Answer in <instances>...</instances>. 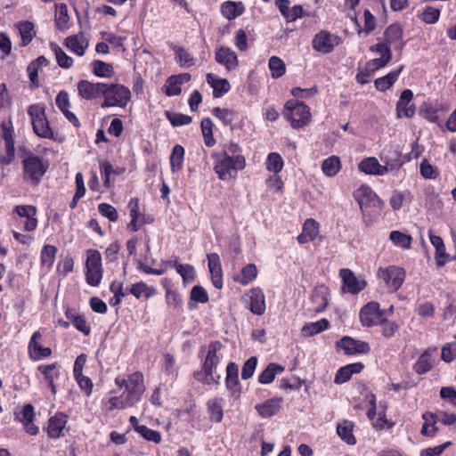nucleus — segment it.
I'll list each match as a JSON object with an SVG mask.
<instances>
[{
    "label": "nucleus",
    "instance_id": "nucleus-1",
    "mask_svg": "<svg viewBox=\"0 0 456 456\" xmlns=\"http://www.w3.org/2000/svg\"><path fill=\"white\" fill-rule=\"evenodd\" d=\"M115 384L119 388H125L119 396L110 398V410L126 409L135 405L145 391L143 384V376L141 372L136 371L126 377L118 376L115 379Z\"/></svg>",
    "mask_w": 456,
    "mask_h": 456
},
{
    "label": "nucleus",
    "instance_id": "nucleus-2",
    "mask_svg": "<svg viewBox=\"0 0 456 456\" xmlns=\"http://www.w3.org/2000/svg\"><path fill=\"white\" fill-rule=\"evenodd\" d=\"M354 197L358 202L366 226L372 224L380 216L382 202L377 194L368 186H361Z\"/></svg>",
    "mask_w": 456,
    "mask_h": 456
},
{
    "label": "nucleus",
    "instance_id": "nucleus-3",
    "mask_svg": "<svg viewBox=\"0 0 456 456\" xmlns=\"http://www.w3.org/2000/svg\"><path fill=\"white\" fill-rule=\"evenodd\" d=\"M216 163L214 171L221 180L234 178L239 170L245 167V158L241 155L231 156L225 152H215L212 154Z\"/></svg>",
    "mask_w": 456,
    "mask_h": 456
},
{
    "label": "nucleus",
    "instance_id": "nucleus-4",
    "mask_svg": "<svg viewBox=\"0 0 456 456\" xmlns=\"http://www.w3.org/2000/svg\"><path fill=\"white\" fill-rule=\"evenodd\" d=\"M102 96L103 97V102L101 104L102 108H124L131 99L130 90L120 84L104 83V88H102Z\"/></svg>",
    "mask_w": 456,
    "mask_h": 456
},
{
    "label": "nucleus",
    "instance_id": "nucleus-5",
    "mask_svg": "<svg viewBox=\"0 0 456 456\" xmlns=\"http://www.w3.org/2000/svg\"><path fill=\"white\" fill-rule=\"evenodd\" d=\"M24 178L37 185L48 169L49 163L43 157L33 153L28 154L22 160Z\"/></svg>",
    "mask_w": 456,
    "mask_h": 456
},
{
    "label": "nucleus",
    "instance_id": "nucleus-6",
    "mask_svg": "<svg viewBox=\"0 0 456 456\" xmlns=\"http://www.w3.org/2000/svg\"><path fill=\"white\" fill-rule=\"evenodd\" d=\"M284 115L295 129L305 126L311 120L309 108L305 103L294 100L286 102Z\"/></svg>",
    "mask_w": 456,
    "mask_h": 456
},
{
    "label": "nucleus",
    "instance_id": "nucleus-7",
    "mask_svg": "<svg viewBox=\"0 0 456 456\" xmlns=\"http://www.w3.org/2000/svg\"><path fill=\"white\" fill-rule=\"evenodd\" d=\"M28 114L30 117L33 130L37 135L42 138H52L53 132L50 127L49 121L46 118L45 108L38 105H30L28 109Z\"/></svg>",
    "mask_w": 456,
    "mask_h": 456
},
{
    "label": "nucleus",
    "instance_id": "nucleus-8",
    "mask_svg": "<svg viewBox=\"0 0 456 456\" xmlns=\"http://www.w3.org/2000/svg\"><path fill=\"white\" fill-rule=\"evenodd\" d=\"M86 267V282L93 287L98 286L102 279V256L97 250L89 249L87 251Z\"/></svg>",
    "mask_w": 456,
    "mask_h": 456
},
{
    "label": "nucleus",
    "instance_id": "nucleus-9",
    "mask_svg": "<svg viewBox=\"0 0 456 456\" xmlns=\"http://www.w3.org/2000/svg\"><path fill=\"white\" fill-rule=\"evenodd\" d=\"M341 42V38L338 36L326 30H322L314 37L312 47L320 53L328 54L336 46L340 45Z\"/></svg>",
    "mask_w": 456,
    "mask_h": 456
},
{
    "label": "nucleus",
    "instance_id": "nucleus-10",
    "mask_svg": "<svg viewBox=\"0 0 456 456\" xmlns=\"http://www.w3.org/2000/svg\"><path fill=\"white\" fill-rule=\"evenodd\" d=\"M222 347L223 345L217 340L210 342L208 346V353L203 362L202 371L206 375L207 382L208 383L215 381L214 373L219 362L217 353Z\"/></svg>",
    "mask_w": 456,
    "mask_h": 456
},
{
    "label": "nucleus",
    "instance_id": "nucleus-11",
    "mask_svg": "<svg viewBox=\"0 0 456 456\" xmlns=\"http://www.w3.org/2000/svg\"><path fill=\"white\" fill-rule=\"evenodd\" d=\"M378 276L384 281L389 289L395 291L402 286L405 278V272L401 267L390 265L387 268L379 269Z\"/></svg>",
    "mask_w": 456,
    "mask_h": 456
},
{
    "label": "nucleus",
    "instance_id": "nucleus-12",
    "mask_svg": "<svg viewBox=\"0 0 456 456\" xmlns=\"http://www.w3.org/2000/svg\"><path fill=\"white\" fill-rule=\"evenodd\" d=\"M2 134L1 137L4 141L5 153L0 151V163L3 165H9L15 152L13 131L11 123L3 122L1 124Z\"/></svg>",
    "mask_w": 456,
    "mask_h": 456
},
{
    "label": "nucleus",
    "instance_id": "nucleus-13",
    "mask_svg": "<svg viewBox=\"0 0 456 456\" xmlns=\"http://www.w3.org/2000/svg\"><path fill=\"white\" fill-rule=\"evenodd\" d=\"M384 312L379 309L377 302H369L360 311L361 323L365 327L378 325L383 318Z\"/></svg>",
    "mask_w": 456,
    "mask_h": 456
},
{
    "label": "nucleus",
    "instance_id": "nucleus-14",
    "mask_svg": "<svg viewBox=\"0 0 456 456\" xmlns=\"http://www.w3.org/2000/svg\"><path fill=\"white\" fill-rule=\"evenodd\" d=\"M215 61L224 67L226 71H232L239 67L237 53L230 47L220 45L215 51Z\"/></svg>",
    "mask_w": 456,
    "mask_h": 456
},
{
    "label": "nucleus",
    "instance_id": "nucleus-15",
    "mask_svg": "<svg viewBox=\"0 0 456 456\" xmlns=\"http://www.w3.org/2000/svg\"><path fill=\"white\" fill-rule=\"evenodd\" d=\"M78 95L85 100L93 101L102 96L104 83H93L88 80H80L77 85Z\"/></svg>",
    "mask_w": 456,
    "mask_h": 456
},
{
    "label": "nucleus",
    "instance_id": "nucleus-16",
    "mask_svg": "<svg viewBox=\"0 0 456 456\" xmlns=\"http://www.w3.org/2000/svg\"><path fill=\"white\" fill-rule=\"evenodd\" d=\"M339 276L343 281V289L348 293L357 294L366 287V281L359 280L350 269H341Z\"/></svg>",
    "mask_w": 456,
    "mask_h": 456
},
{
    "label": "nucleus",
    "instance_id": "nucleus-17",
    "mask_svg": "<svg viewBox=\"0 0 456 456\" xmlns=\"http://www.w3.org/2000/svg\"><path fill=\"white\" fill-rule=\"evenodd\" d=\"M437 347L432 346L427 348L421 355L419 357L418 361L413 365L414 371L422 375L428 372L434 366L435 363V354H436Z\"/></svg>",
    "mask_w": 456,
    "mask_h": 456
},
{
    "label": "nucleus",
    "instance_id": "nucleus-18",
    "mask_svg": "<svg viewBox=\"0 0 456 456\" xmlns=\"http://www.w3.org/2000/svg\"><path fill=\"white\" fill-rule=\"evenodd\" d=\"M413 94L410 89L402 92L396 103V112L399 118H412L415 114V106L411 103Z\"/></svg>",
    "mask_w": 456,
    "mask_h": 456
},
{
    "label": "nucleus",
    "instance_id": "nucleus-19",
    "mask_svg": "<svg viewBox=\"0 0 456 456\" xmlns=\"http://www.w3.org/2000/svg\"><path fill=\"white\" fill-rule=\"evenodd\" d=\"M338 347L343 349L346 354H366L370 351L368 343L355 340L350 337H344L337 342Z\"/></svg>",
    "mask_w": 456,
    "mask_h": 456
},
{
    "label": "nucleus",
    "instance_id": "nucleus-20",
    "mask_svg": "<svg viewBox=\"0 0 456 456\" xmlns=\"http://www.w3.org/2000/svg\"><path fill=\"white\" fill-rule=\"evenodd\" d=\"M42 338V335L39 331L33 333L30 341L28 343V352L30 358L35 361L47 358L52 354L50 347H44L39 344V340Z\"/></svg>",
    "mask_w": 456,
    "mask_h": 456
},
{
    "label": "nucleus",
    "instance_id": "nucleus-21",
    "mask_svg": "<svg viewBox=\"0 0 456 456\" xmlns=\"http://www.w3.org/2000/svg\"><path fill=\"white\" fill-rule=\"evenodd\" d=\"M249 310L257 315H262L265 310V296L261 289H252L248 294Z\"/></svg>",
    "mask_w": 456,
    "mask_h": 456
},
{
    "label": "nucleus",
    "instance_id": "nucleus-22",
    "mask_svg": "<svg viewBox=\"0 0 456 456\" xmlns=\"http://www.w3.org/2000/svg\"><path fill=\"white\" fill-rule=\"evenodd\" d=\"M329 289L324 285L315 287L311 296V302L313 303L312 310L315 313L322 312L328 305Z\"/></svg>",
    "mask_w": 456,
    "mask_h": 456
},
{
    "label": "nucleus",
    "instance_id": "nucleus-23",
    "mask_svg": "<svg viewBox=\"0 0 456 456\" xmlns=\"http://www.w3.org/2000/svg\"><path fill=\"white\" fill-rule=\"evenodd\" d=\"M65 46L78 56L84 55L88 47V40L82 33L68 37L64 41Z\"/></svg>",
    "mask_w": 456,
    "mask_h": 456
},
{
    "label": "nucleus",
    "instance_id": "nucleus-24",
    "mask_svg": "<svg viewBox=\"0 0 456 456\" xmlns=\"http://www.w3.org/2000/svg\"><path fill=\"white\" fill-rule=\"evenodd\" d=\"M282 398L273 397L255 406L257 413L263 418H270L278 413Z\"/></svg>",
    "mask_w": 456,
    "mask_h": 456
},
{
    "label": "nucleus",
    "instance_id": "nucleus-25",
    "mask_svg": "<svg viewBox=\"0 0 456 456\" xmlns=\"http://www.w3.org/2000/svg\"><path fill=\"white\" fill-rule=\"evenodd\" d=\"M208 84L213 88V95L215 98H219L230 91L231 86L227 79L217 77L212 73H208L206 76Z\"/></svg>",
    "mask_w": 456,
    "mask_h": 456
},
{
    "label": "nucleus",
    "instance_id": "nucleus-26",
    "mask_svg": "<svg viewBox=\"0 0 456 456\" xmlns=\"http://www.w3.org/2000/svg\"><path fill=\"white\" fill-rule=\"evenodd\" d=\"M360 171L375 175H383L387 172V167L379 163L376 158H365L358 166Z\"/></svg>",
    "mask_w": 456,
    "mask_h": 456
},
{
    "label": "nucleus",
    "instance_id": "nucleus-27",
    "mask_svg": "<svg viewBox=\"0 0 456 456\" xmlns=\"http://www.w3.org/2000/svg\"><path fill=\"white\" fill-rule=\"evenodd\" d=\"M67 423V416L61 413L56 414L48 420L47 434L50 438H59Z\"/></svg>",
    "mask_w": 456,
    "mask_h": 456
},
{
    "label": "nucleus",
    "instance_id": "nucleus-28",
    "mask_svg": "<svg viewBox=\"0 0 456 456\" xmlns=\"http://www.w3.org/2000/svg\"><path fill=\"white\" fill-rule=\"evenodd\" d=\"M362 362H354L341 367L336 373L334 382L336 384H343L348 381L353 374L360 373L363 369Z\"/></svg>",
    "mask_w": 456,
    "mask_h": 456
},
{
    "label": "nucleus",
    "instance_id": "nucleus-29",
    "mask_svg": "<svg viewBox=\"0 0 456 456\" xmlns=\"http://www.w3.org/2000/svg\"><path fill=\"white\" fill-rule=\"evenodd\" d=\"M34 417V407L31 404H26L21 411L20 420L24 425L26 432L31 436L37 435L39 430L33 423Z\"/></svg>",
    "mask_w": 456,
    "mask_h": 456
},
{
    "label": "nucleus",
    "instance_id": "nucleus-30",
    "mask_svg": "<svg viewBox=\"0 0 456 456\" xmlns=\"http://www.w3.org/2000/svg\"><path fill=\"white\" fill-rule=\"evenodd\" d=\"M386 42L388 45L398 43V48L401 50L404 44L402 42L403 28L399 24H391L385 31Z\"/></svg>",
    "mask_w": 456,
    "mask_h": 456
},
{
    "label": "nucleus",
    "instance_id": "nucleus-31",
    "mask_svg": "<svg viewBox=\"0 0 456 456\" xmlns=\"http://www.w3.org/2000/svg\"><path fill=\"white\" fill-rule=\"evenodd\" d=\"M354 424L352 421L344 420L337 427L338 436L348 444H354L356 439L353 434Z\"/></svg>",
    "mask_w": 456,
    "mask_h": 456
},
{
    "label": "nucleus",
    "instance_id": "nucleus-32",
    "mask_svg": "<svg viewBox=\"0 0 456 456\" xmlns=\"http://www.w3.org/2000/svg\"><path fill=\"white\" fill-rule=\"evenodd\" d=\"M329 326V321L323 318L317 322L306 323L303 326L301 332L304 337H312L327 330Z\"/></svg>",
    "mask_w": 456,
    "mask_h": 456
},
{
    "label": "nucleus",
    "instance_id": "nucleus-33",
    "mask_svg": "<svg viewBox=\"0 0 456 456\" xmlns=\"http://www.w3.org/2000/svg\"><path fill=\"white\" fill-rule=\"evenodd\" d=\"M403 70V66L398 69L389 72L387 75L377 78L375 80V86L379 91L384 92L388 89L398 78Z\"/></svg>",
    "mask_w": 456,
    "mask_h": 456
},
{
    "label": "nucleus",
    "instance_id": "nucleus-34",
    "mask_svg": "<svg viewBox=\"0 0 456 456\" xmlns=\"http://www.w3.org/2000/svg\"><path fill=\"white\" fill-rule=\"evenodd\" d=\"M221 12L228 20H234L244 12V6L241 3L225 2L222 4Z\"/></svg>",
    "mask_w": 456,
    "mask_h": 456
},
{
    "label": "nucleus",
    "instance_id": "nucleus-35",
    "mask_svg": "<svg viewBox=\"0 0 456 456\" xmlns=\"http://www.w3.org/2000/svg\"><path fill=\"white\" fill-rule=\"evenodd\" d=\"M284 370V367L274 362H271L267 365L265 370L258 377V381L261 384H269L273 381L275 376L281 373Z\"/></svg>",
    "mask_w": 456,
    "mask_h": 456
},
{
    "label": "nucleus",
    "instance_id": "nucleus-36",
    "mask_svg": "<svg viewBox=\"0 0 456 456\" xmlns=\"http://www.w3.org/2000/svg\"><path fill=\"white\" fill-rule=\"evenodd\" d=\"M55 24L59 30L64 31L69 28V17L68 15V7L65 4L55 5Z\"/></svg>",
    "mask_w": 456,
    "mask_h": 456
},
{
    "label": "nucleus",
    "instance_id": "nucleus-37",
    "mask_svg": "<svg viewBox=\"0 0 456 456\" xmlns=\"http://www.w3.org/2000/svg\"><path fill=\"white\" fill-rule=\"evenodd\" d=\"M208 301V295L201 286H194L190 293L189 308L191 310L196 308L197 303L205 304Z\"/></svg>",
    "mask_w": 456,
    "mask_h": 456
},
{
    "label": "nucleus",
    "instance_id": "nucleus-38",
    "mask_svg": "<svg viewBox=\"0 0 456 456\" xmlns=\"http://www.w3.org/2000/svg\"><path fill=\"white\" fill-rule=\"evenodd\" d=\"M340 169L341 161L338 156H330L322 164V170L328 176H334Z\"/></svg>",
    "mask_w": 456,
    "mask_h": 456
},
{
    "label": "nucleus",
    "instance_id": "nucleus-39",
    "mask_svg": "<svg viewBox=\"0 0 456 456\" xmlns=\"http://www.w3.org/2000/svg\"><path fill=\"white\" fill-rule=\"evenodd\" d=\"M37 371L44 376L47 383H53L60 375L59 365L56 362L39 365Z\"/></svg>",
    "mask_w": 456,
    "mask_h": 456
},
{
    "label": "nucleus",
    "instance_id": "nucleus-40",
    "mask_svg": "<svg viewBox=\"0 0 456 456\" xmlns=\"http://www.w3.org/2000/svg\"><path fill=\"white\" fill-rule=\"evenodd\" d=\"M66 316L73 324V326L85 336H88L90 334L91 329L82 315H77L71 311L68 310L66 312Z\"/></svg>",
    "mask_w": 456,
    "mask_h": 456
},
{
    "label": "nucleus",
    "instance_id": "nucleus-41",
    "mask_svg": "<svg viewBox=\"0 0 456 456\" xmlns=\"http://www.w3.org/2000/svg\"><path fill=\"white\" fill-rule=\"evenodd\" d=\"M51 49L55 54L58 65L63 69H69L73 65V60L57 44H51Z\"/></svg>",
    "mask_w": 456,
    "mask_h": 456
},
{
    "label": "nucleus",
    "instance_id": "nucleus-42",
    "mask_svg": "<svg viewBox=\"0 0 456 456\" xmlns=\"http://www.w3.org/2000/svg\"><path fill=\"white\" fill-rule=\"evenodd\" d=\"M183 156H184V149L183 146L176 144L172 151L171 156H170V164H171V169L172 172L176 173L180 171L183 167Z\"/></svg>",
    "mask_w": 456,
    "mask_h": 456
},
{
    "label": "nucleus",
    "instance_id": "nucleus-43",
    "mask_svg": "<svg viewBox=\"0 0 456 456\" xmlns=\"http://www.w3.org/2000/svg\"><path fill=\"white\" fill-rule=\"evenodd\" d=\"M18 29L21 37L22 45H28L35 37L34 24L30 21H23L18 24Z\"/></svg>",
    "mask_w": 456,
    "mask_h": 456
},
{
    "label": "nucleus",
    "instance_id": "nucleus-44",
    "mask_svg": "<svg viewBox=\"0 0 456 456\" xmlns=\"http://www.w3.org/2000/svg\"><path fill=\"white\" fill-rule=\"evenodd\" d=\"M269 69L271 70V76L273 78H279L285 74L286 66L284 61L276 56H273L269 59L268 62Z\"/></svg>",
    "mask_w": 456,
    "mask_h": 456
},
{
    "label": "nucleus",
    "instance_id": "nucleus-45",
    "mask_svg": "<svg viewBox=\"0 0 456 456\" xmlns=\"http://www.w3.org/2000/svg\"><path fill=\"white\" fill-rule=\"evenodd\" d=\"M93 72L100 77H110L114 74V69L111 64L102 61H95L93 63Z\"/></svg>",
    "mask_w": 456,
    "mask_h": 456
},
{
    "label": "nucleus",
    "instance_id": "nucleus-46",
    "mask_svg": "<svg viewBox=\"0 0 456 456\" xmlns=\"http://www.w3.org/2000/svg\"><path fill=\"white\" fill-rule=\"evenodd\" d=\"M57 253L56 247L53 245H45L43 247L41 251V264L43 266L47 267V269L52 268L55 256Z\"/></svg>",
    "mask_w": 456,
    "mask_h": 456
},
{
    "label": "nucleus",
    "instance_id": "nucleus-47",
    "mask_svg": "<svg viewBox=\"0 0 456 456\" xmlns=\"http://www.w3.org/2000/svg\"><path fill=\"white\" fill-rule=\"evenodd\" d=\"M164 93L167 96H175L181 94V79L176 78L175 76H171L167 78L164 86Z\"/></svg>",
    "mask_w": 456,
    "mask_h": 456
},
{
    "label": "nucleus",
    "instance_id": "nucleus-48",
    "mask_svg": "<svg viewBox=\"0 0 456 456\" xmlns=\"http://www.w3.org/2000/svg\"><path fill=\"white\" fill-rule=\"evenodd\" d=\"M201 131L204 137L205 144L211 147L215 144L216 141L212 133L213 123L209 118H203L201 121Z\"/></svg>",
    "mask_w": 456,
    "mask_h": 456
},
{
    "label": "nucleus",
    "instance_id": "nucleus-49",
    "mask_svg": "<svg viewBox=\"0 0 456 456\" xmlns=\"http://www.w3.org/2000/svg\"><path fill=\"white\" fill-rule=\"evenodd\" d=\"M208 410L211 420L218 423L223 419V408L217 399H212L208 402Z\"/></svg>",
    "mask_w": 456,
    "mask_h": 456
},
{
    "label": "nucleus",
    "instance_id": "nucleus-50",
    "mask_svg": "<svg viewBox=\"0 0 456 456\" xmlns=\"http://www.w3.org/2000/svg\"><path fill=\"white\" fill-rule=\"evenodd\" d=\"M389 239L395 245L400 246L403 248H410L411 244V237L398 231L391 232Z\"/></svg>",
    "mask_w": 456,
    "mask_h": 456
},
{
    "label": "nucleus",
    "instance_id": "nucleus-51",
    "mask_svg": "<svg viewBox=\"0 0 456 456\" xmlns=\"http://www.w3.org/2000/svg\"><path fill=\"white\" fill-rule=\"evenodd\" d=\"M174 267L175 268L176 272L182 276L184 283L192 281L194 280L195 272L192 265L174 263Z\"/></svg>",
    "mask_w": 456,
    "mask_h": 456
},
{
    "label": "nucleus",
    "instance_id": "nucleus-52",
    "mask_svg": "<svg viewBox=\"0 0 456 456\" xmlns=\"http://www.w3.org/2000/svg\"><path fill=\"white\" fill-rule=\"evenodd\" d=\"M238 383V366L234 362H230L226 367V386L229 389H233Z\"/></svg>",
    "mask_w": 456,
    "mask_h": 456
},
{
    "label": "nucleus",
    "instance_id": "nucleus-53",
    "mask_svg": "<svg viewBox=\"0 0 456 456\" xmlns=\"http://www.w3.org/2000/svg\"><path fill=\"white\" fill-rule=\"evenodd\" d=\"M320 224L313 218L306 219L302 232L313 241L319 234Z\"/></svg>",
    "mask_w": 456,
    "mask_h": 456
},
{
    "label": "nucleus",
    "instance_id": "nucleus-54",
    "mask_svg": "<svg viewBox=\"0 0 456 456\" xmlns=\"http://www.w3.org/2000/svg\"><path fill=\"white\" fill-rule=\"evenodd\" d=\"M283 160L279 153L272 152L267 157L266 168L277 174L283 168Z\"/></svg>",
    "mask_w": 456,
    "mask_h": 456
},
{
    "label": "nucleus",
    "instance_id": "nucleus-55",
    "mask_svg": "<svg viewBox=\"0 0 456 456\" xmlns=\"http://www.w3.org/2000/svg\"><path fill=\"white\" fill-rule=\"evenodd\" d=\"M208 268L212 277H222V268L220 264L219 256L216 253L208 255Z\"/></svg>",
    "mask_w": 456,
    "mask_h": 456
},
{
    "label": "nucleus",
    "instance_id": "nucleus-56",
    "mask_svg": "<svg viewBox=\"0 0 456 456\" xmlns=\"http://www.w3.org/2000/svg\"><path fill=\"white\" fill-rule=\"evenodd\" d=\"M175 56L182 67L189 68L194 65V59L191 54L182 47L175 49Z\"/></svg>",
    "mask_w": 456,
    "mask_h": 456
},
{
    "label": "nucleus",
    "instance_id": "nucleus-57",
    "mask_svg": "<svg viewBox=\"0 0 456 456\" xmlns=\"http://www.w3.org/2000/svg\"><path fill=\"white\" fill-rule=\"evenodd\" d=\"M137 433H139L144 439L159 444L161 442V434L157 430H152L148 427L142 425L141 428H137Z\"/></svg>",
    "mask_w": 456,
    "mask_h": 456
},
{
    "label": "nucleus",
    "instance_id": "nucleus-58",
    "mask_svg": "<svg viewBox=\"0 0 456 456\" xmlns=\"http://www.w3.org/2000/svg\"><path fill=\"white\" fill-rule=\"evenodd\" d=\"M419 17L425 23L434 24L440 17V11L436 8L428 6L423 10Z\"/></svg>",
    "mask_w": 456,
    "mask_h": 456
},
{
    "label": "nucleus",
    "instance_id": "nucleus-59",
    "mask_svg": "<svg viewBox=\"0 0 456 456\" xmlns=\"http://www.w3.org/2000/svg\"><path fill=\"white\" fill-rule=\"evenodd\" d=\"M98 210L102 214V216L107 217L111 222H116L118 218L117 209L108 203L99 204Z\"/></svg>",
    "mask_w": 456,
    "mask_h": 456
},
{
    "label": "nucleus",
    "instance_id": "nucleus-60",
    "mask_svg": "<svg viewBox=\"0 0 456 456\" xmlns=\"http://www.w3.org/2000/svg\"><path fill=\"white\" fill-rule=\"evenodd\" d=\"M167 117L174 126L188 125L191 122V118L190 116L181 113L167 112Z\"/></svg>",
    "mask_w": 456,
    "mask_h": 456
},
{
    "label": "nucleus",
    "instance_id": "nucleus-61",
    "mask_svg": "<svg viewBox=\"0 0 456 456\" xmlns=\"http://www.w3.org/2000/svg\"><path fill=\"white\" fill-rule=\"evenodd\" d=\"M441 357L445 362H451L456 358V341L447 343L442 347Z\"/></svg>",
    "mask_w": 456,
    "mask_h": 456
},
{
    "label": "nucleus",
    "instance_id": "nucleus-62",
    "mask_svg": "<svg viewBox=\"0 0 456 456\" xmlns=\"http://www.w3.org/2000/svg\"><path fill=\"white\" fill-rule=\"evenodd\" d=\"M419 114L429 122L436 123L438 121L437 110L430 104H424L419 110Z\"/></svg>",
    "mask_w": 456,
    "mask_h": 456
},
{
    "label": "nucleus",
    "instance_id": "nucleus-63",
    "mask_svg": "<svg viewBox=\"0 0 456 456\" xmlns=\"http://www.w3.org/2000/svg\"><path fill=\"white\" fill-rule=\"evenodd\" d=\"M257 364V359L255 356L250 357L248 359L241 370V378L243 379H248L251 378L255 372L256 367Z\"/></svg>",
    "mask_w": 456,
    "mask_h": 456
},
{
    "label": "nucleus",
    "instance_id": "nucleus-64",
    "mask_svg": "<svg viewBox=\"0 0 456 456\" xmlns=\"http://www.w3.org/2000/svg\"><path fill=\"white\" fill-rule=\"evenodd\" d=\"M257 274L256 266L254 264L247 265L241 271V281L243 284H247L253 281Z\"/></svg>",
    "mask_w": 456,
    "mask_h": 456
}]
</instances>
